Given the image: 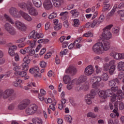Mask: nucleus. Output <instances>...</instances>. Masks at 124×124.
<instances>
[{
    "label": "nucleus",
    "instance_id": "nucleus-14",
    "mask_svg": "<svg viewBox=\"0 0 124 124\" xmlns=\"http://www.w3.org/2000/svg\"><path fill=\"white\" fill-rule=\"evenodd\" d=\"M28 13L32 16H37L38 15V11L34 8V7H31L28 9Z\"/></svg>",
    "mask_w": 124,
    "mask_h": 124
},
{
    "label": "nucleus",
    "instance_id": "nucleus-3",
    "mask_svg": "<svg viewBox=\"0 0 124 124\" xmlns=\"http://www.w3.org/2000/svg\"><path fill=\"white\" fill-rule=\"evenodd\" d=\"M38 108L37 105L31 104L25 109V113L27 115H34L37 112Z\"/></svg>",
    "mask_w": 124,
    "mask_h": 124
},
{
    "label": "nucleus",
    "instance_id": "nucleus-10",
    "mask_svg": "<svg viewBox=\"0 0 124 124\" xmlns=\"http://www.w3.org/2000/svg\"><path fill=\"white\" fill-rule=\"evenodd\" d=\"M53 6L56 8H61L64 2V0H52Z\"/></svg>",
    "mask_w": 124,
    "mask_h": 124
},
{
    "label": "nucleus",
    "instance_id": "nucleus-58",
    "mask_svg": "<svg viewBox=\"0 0 124 124\" xmlns=\"http://www.w3.org/2000/svg\"><path fill=\"white\" fill-rule=\"evenodd\" d=\"M105 19V17L104 16V15H101L98 20H99V21L101 23H102V22L104 21Z\"/></svg>",
    "mask_w": 124,
    "mask_h": 124
},
{
    "label": "nucleus",
    "instance_id": "nucleus-33",
    "mask_svg": "<svg viewBox=\"0 0 124 124\" xmlns=\"http://www.w3.org/2000/svg\"><path fill=\"white\" fill-rule=\"evenodd\" d=\"M30 73L31 74H35L37 72H39V67H35L33 68H31L29 70Z\"/></svg>",
    "mask_w": 124,
    "mask_h": 124
},
{
    "label": "nucleus",
    "instance_id": "nucleus-64",
    "mask_svg": "<svg viewBox=\"0 0 124 124\" xmlns=\"http://www.w3.org/2000/svg\"><path fill=\"white\" fill-rule=\"evenodd\" d=\"M119 107L120 110H124V103L122 102H120L119 104Z\"/></svg>",
    "mask_w": 124,
    "mask_h": 124
},
{
    "label": "nucleus",
    "instance_id": "nucleus-8",
    "mask_svg": "<svg viewBox=\"0 0 124 124\" xmlns=\"http://www.w3.org/2000/svg\"><path fill=\"white\" fill-rule=\"evenodd\" d=\"M43 6L46 10H50L53 8V4L51 0H45L43 2Z\"/></svg>",
    "mask_w": 124,
    "mask_h": 124
},
{
    "label": "nucleus",
    "instance_id": "nucleus-24",
    "mask_svg": "<svg viewBox=\"0 0 124 124\" xmlns=\"http://www.w3.org/2000/svg\"><path fill=\"white\" fill-rule=\"evenodd\" d=\"M101 81V78L99 77H93L90 79L91 83H93V82H96L97 83H99Z\"/></svg>",
    "mask_w": 124,
    "mask_h": 124
},
{
    "label": "nucleus",
    "instance_id": "nucleus-43",
    "mask_svg": "<svg viewBox=\"0 0 124 124\" xmlns=\"http://www.w3.org/2000/svg\"><path fill=\"white\" fill-rule=\"evenodd\" d=\"M15 107H16V104L12 103L8 107V109L12 111L14 109H15Z\"/></svg>",
    "mask_w": 124,
    "mask_h": 124
},
{
    "label": "nucleus",
    "instance_id": "nucleus-11",
    "mask_svg": "<svg viewBox=\"0 0 124 124\" xmlns=\"http://www.w3.org/2000/svg\"><path fill=\"white\" fill-rule=\"evenodd\" d=\"M103 33L102 34V36L103 38H105V39H107V40L110 39L111 37H112V34L110 32V31L108 30H103Z\"/></svg>",
    "mask_w": 124,
    "mask_h": 124
},
{
    "label": "nucleus",
    "instance_id": "nucleus-53",
    "mask_svg": "<svg viewBox=\"0 0 124 124\" xmlns=\"http://www.w3.org/2000/svg\"><path fill=\"white\" fill-rule=\"evenodd\" d=\"M17 73L21 77H25L27 76V72L25 71L18 72Z\"/></svg>",
    "mask_w": 124,
    "mask_h": 124
},
{
    "label": "nucleus",
    "instance_id": "nucleus-35",
    "mask_svg": "<svg viewBox=\"0 0 124 124\" xmlns=\"http://www.w3.org/2000/svg\"><path fill=\"white\" fill-rule=\"evenodd\" d=\"M13 65L14 67L13 70L17 72V71H19L21 70V66L19 65H17V63H13Z\"/></svg>",
    "mask_w": 124,
    "mask_h": 124
},
{
    "label": "nucleus",
    "instance_id": "nucleus-23",
    "mask_svg": "<svg viewBox=\"0 0 124 124\" xmlns=\"http://www.w3.org/2000/svg\"><path fill=\"white\" fill-rule=\"evenodd\" d=\"M99 96L102 99H106V90H101L99 92Z\"/></svg>",
    "mask_w": 124,
    "mask_h": 124
},
{
    "label": "nucleus",
    "instance_id": "nucleus-56",
    "mask_svg": "<svg viewBox=\"0 0 124 124\" xmlns=\"http://www.w3.org/2000/svg\"><path fill=\"white\" fill-rule=\"evenodd\" d=\"M115 63H116V61L115 60H111L108 62V65L110 66V67L116 66Z\"/></svg>",
    "mask_w": 124,
    "mask_h": 124
},
{
    "label": "nucleus",
    "instance_id": "nucleus-50",
    "mask_svg": "<svg viewBox=\"0 0 124 124\" xmlns=\"http://www.w3.org/2000/svg\"><path fill=\"white\" fill-rule=\"evenodd\" d=\"M24 63L29 64L31 62V60L29 59V56H26L23 59Z\"/></svg>",
    "mask_w": 124,
    "mask_h": 124
},
{
    "label": "nucleus",
    "instance_id": "nucleus-22",
    "mask_svg": "<svg viewBox=\"0 0 124 124\" xmlns=\"http://www.w3.org/2000/svg\"><path fill=\"white\" fill-rule=\"evenodd\" d=\"M70 13L72 15V17H78L80 15V12L78 9H74L70 11Z\"/></svg>",
    "mask_w": 124,
    "mask_h": 124
},
{
    "label": "nucleus",
    "instance_id": "nucleus-6",
    "mask_svg": "<svg viewBox=\"0 0 124 124\" xmlns=\"http://www.w3.org/2000/svg\"><path fill=\"white\" fill-rule=\"evenodd\" d=\"M18 6L22 9L24 10H29L30 7H32L33 6L32 3L31 1H28L26 3L21 2L18 3Z\"/></svg>",
    "mask_w": 124,
    "mask_h": 124
},
{
    "label": "nucleus",
    "instance_id": "nucleus-61",
    "mask_svg": "<svg viewBox=\"0 0 124 124\" xmlns=\"http://www.w3.org/2000/svg\"><path fill=\"white\" fill-rule=\"evenodd\" d=\"M40 65L41 67H42V68H44L45 67H46V65H47V63L44 61H42L40 62Z\"/></svg>",
    "mask_w": 124,
    "mask_h": 124
},
{
    "label": "nucleus",
    "instance_id": "nucleus-63",
    "mask_svg": "<svg viewBox=\"0 0 124 124\" xmlns=\"http://www.w3.org/2000/svg\"><path fill=\"white\" fill-rule=\"evenodd\" d=\"M51 56H52V52H47V54H46L45 55L44 58L45 59H46V60H48V59H49V58H50Z\"/></svg>",
    "mask_w": 124,
    "mask_h": 124
},
{
    "label": "nucleus",
    "instance_id": "nucleus-27",
    "mask_svg": "<svg viewBox=\"0 0 124 124\" xmlns=\"http://www.w3.org/2000/svg\"><path fill=\"white\" fill-rule=\"evenodd\" d=\"M68 15V12H63L60 13V16H62L61 19L62 20V21H64V20H66L67 18V15Z\"/></svg>",
    "mask_w": 124,
    "mask_h": 124
},
{
    "label": "nucleus",
    "instance_id": "nucleus-60",
    "mask_svg": "<svg viewBox=\"0 0 124 124\" xmlns=\"http://www.w3.org/2000/svg\"><path fill=\"white\" fill-rule=\"evenodd\" d=\"M43 42H49V40L47 39H41L38 40V43H43Z\"/></svg>",
    "mask_w": 124,
    "mask_h": 124
},
{
    "label": "nucleus",
    "instance_id": "nucleus-1",
    "mask_svg": "<svg viewBox=\"0 0 124 124\" xmlns=\"http://www.w3.org/2000/svg\"><path fill=\"white\" fill-rule=\"evenodd\" d=\"M110 46V43L108 41H103L95 44L92 47V51L94 54H102L104 51H108Z\"/></svg>",
    "mask_w": 124,
    "mask_h": 124
},
{
    "label": "nucleus",
    "instance_id": "nucleus-25",
    "mask_svg": "<svg viewBox=\"0 0 124 124\" xmlns=\"http://www.w3.org/2000/svg\"><path fill=\"white\" fill-rule=\"evenodd\" d=\"M93 98H92V97H91V95H87L85 98L86 103L88 104V105L92 104V103H93V101L92 100Z\"/></svg>",
    "mask_w": 124,
    "mask_h": 124
},
{
    "label": "nucleus",
    "instance_id": "nucleus-54",
    "mask_svg": "<svg viewBox=\"0 0 124 124\" xmlns=\"http://www.w3.org/2000/svg\"><path fill=\"white\" fill-rule=\"evenodd\" d=\"M103 67L104 71H108V70H109V69L110 68V66L108 63H105L104 64Z\"/></svg>",
    "mask_w": 124,
    "mask_h": 124
},
{
    "label": "nucleus",
    "instance_id": "nucleus-30",
    "mask_svg": "<svg viewBox=\"0 0 124 124\" xmlns=\"http://www.w3.org/2000/svg\"><path fill=\"white\" fill-rule=\"evenodd\" d=\"M106 91V96L107 97H112V96L113 95L114 93L112 92L111 89H107Z\"/></svg>",
    "mask_w": 124,
    "mask_h": 124
},
{
    "label": "nucleus",
    "instance_id": "nucleus-49",
    "mask_svg": "<svg viewBox=\"0 0 124 124\" xmlns=\"http://www.w3.org/2000/svg\"><path fill=\"white\" fill-rule=\"evenodd\" d=\"M62 23H59L54 26V30L55 31H59V30H61V29H62Z\"/></svg>",
    "mask_w": 124,
    "mask_h": 124
},
{
    "label": "nucleus",
    "instance_id": "nucleus-13",
    "mask_svg": "<svg viewBox=\"0 0 124 124\" xmlns=\"http://www.w3.org/2000/svg\"><path fill=\"white\" fill-rule=\"evenodd\" d=\"M9 13L11 14V15H12L13 17L17 18V17H18V14H19V12L18 11V10L16 9V8L11 7L9 9Z\"/></svg>",
    "mask_w": 124,
    "mask_h": 124
},
{
    "label": "nucleus",
    "instance_id": "nucleus-47",
    "mask_svg": "<svg viewBox=\"0 0 124 124\" xmlns=\"http://www.w3.org/2000/svg\"><path fill=\"white\" fill-rule=\"evenodd\" d=\"M109 78V77L108 76V75L107 73H103L102 76V79L103 80V81H106L107 80H108Z\"/></svg>",
    "mask_w": 124,
    "mask_h": 124
},
{
    "label": "nucleus",
    "instance_id": "nucleus-31",
    "mask_svg": "<svg viewBox=\"0 0 124 124\" xmlns=\"http://www.w3.org/2000/svg\"><path fill=\"white\" fill-rule=\"evenodd\" d=\"M118 12L120 20L122 21V22H124V10H120Z\"/></svg>",
    "mask_w": 124,
    "mask_h": 124
},
{
    "label": "nucleus",
    "instance_id": "nucleus-37",
    "mask_svg": "<svg viewBox=\"0 0 124 124\" xmlns=\"http://www.w3.org/2000/svg\"><path fill=\"white\" fill-rule=\"evenodd\" d=\"M96 94V90L92 89L90 93L87 94V95H90L91 97L92 98H94L95 95Z\"/></svg>",
    "mask_w": 124,
    "mask_h": 124
},
{
    "label": "nucleus",
    "instance_id": "nucleus-41",
    "mask_svg": "<svg viewBox=\"0 0 124 124\" xmlns=\"http://www.w3.org/2000/svg\"><path fill=\"white\" fill-rule=\"evenodd\" d=\"M77 86L76 87V91L77 92H80V91H82V90L84 89V86L81 84H77Z\"/></svg>",
    "mask_w": 124,
    "mask_h": 124
},
{
    "label": "nucleus",
    "instance_id": "nucleus-9",
    "mask_svg": "<svg viewBox=\"0 0 124 124\" xmlns=\"http://www.w3.org/2000/svg\"><path fill=\"white\" fill-rule=\"evenodd\" d=\"M93 72L94 70L93 66L90 65L85 68L84 70V74L85 75H86V76H91V75L93 73Z\"/></svg>",
    "mask_w": 124,
    "mask_h": 124
},
{
    "label": "nucleus",
    "instance_id": "nucleus-34",
    "mask_svg": "<svg viewBox=\"0 0 124 124\" xmlns=\"http://www.w3.org/2000/svg\"><path fill=\"white\" fill-rule=\"evenodd\" d=\"M4 17L6 19V21H7V22H9V23H10V24H12V25H14V21H13V19H12L11 18L8 16V15L5 14L4 15Z\"/></svg>",
    "mask_w": 124,
    "mask_h": 124
},
{
    "label": "nucleus",
    "instance_id": "nucleus-17",
    "mask_svg": "<svg viewBox=\"0 0 124 124\" xmlns=\"http://www.w3.org/2000/svg\"><path fill=\"white\" fill-rule=\"evenodd\" d=\"M117 68L118 71H124V62L120 61L117 64Z\"/></svg>",
    "mask_w": 124,
    "mask_h": 124
},
{
    "label": "nucleus",
    "instance_id": "nucleus-2",
    "mask_svg": "<svg viewBox=\"0 0 124 124\" xmlns=\"http://www.w3.org/2000/svg\"><path fill=\"white\" fill-rule=\"evenodd\" d=\"M14 93H15L14 89L11 88L6 89L3 92L2 97L3 99L9 98L10 100H14L16 98V94Z\"/></svg>",
    "mask_w": 124,
    "mask_h": 124
},
{
    "label": "nucleus",
    "instance_id": "nucleus-38",
    "mask_svg": "<svg viewBox=\"0 0 124 124\" xmlns=\"http://www.w3.org/2000/svg\"><path fill=\"white\" fill-rule=\"evenodd\" d=\"M116 70V66H112L108 69V71L110 75H113L115 73Z\"/></svg>",
    "mask_w": 124,
    "mask_h": 124
},
{
    "label": "nucleus",
    "instance_id": "nucleus-32",
    "mask_svg": "<svg viewBox=\"0 0 124 124\" xmlns=\"http://www.w3.org/2000/svg\"><path fill=\"white\" fill-rule=\"evenodd\" d=\"M92 28H93L94 27H98V26H99V25H100L101 23L98 20L94 19L92 22Z\"/></svg>",
    "mask_w": 124,
    "mask_h": 124
},
{
    "label": "nucleus",
    "instance_id": "nucleus-45",
    "mask_svg": "<svg viewBox=\"0 0 124 124\" xmlns=\"http://www.w3.org/2000/svg\"><path fill=\"white\" fill-rule=\"evenodd\" d=\"M109 10H110V4H108L105 5L103 8L102 11L104 12L105 11H109Z\"/></svg>",
    "mask_w": 124,
    "mask_h": 124
},
{
    "label": "nucleus",
    "instance_id": "nucleus-57",
    "mask_svg": "<svg viewBox=\"0 0 124 124\" xmlns=\"http://www.w3.org/2000/svg\"><path fill=\"white\" fill-rule=\"evenodd\" d=\"M118 95H116V94H113V95L111 96V98L110 99V100L112 102H114L116 101V100L117 99V97H118Z\"/></svg>",
    "mask_w": 124,
    "mask_h": 124
},
{
    "label": "nucleus",
    "instance_id": "nucleus-18",
    "mask_svg": "<svg viewBox=\"0 0 124 124\" xmlns=\"http://www.w3.org/2000/svg\"><path fill=\"white\" fill-rule=\"evenodd\" d=\"M120 84V80L117 78L112 79L108 81L109 87H114L116 83Z\"/></svg>",
    "mask_w": 124,
    "mask_h": 124
},
{
    "label": "nucleus",
    "instance_id": "nucleus-26",
    "mask_svg": "<svg viewBox=\"0 0 124 124\" xmlns=\"http://www.w3.org/2000/svg\"><path fill=\"white\" fill-rule=\"evenodd\" d=\"M76 82V79H74L73 80H71L67 86V90H72V88H73V85L75 84Z\"/></svg>",
    "mask_w": 124,
    "mask_h": 124
},
{
    "label": "nucleus",
    "instance_id": "nucleus-51",
    "mask_svg": "<svg viewBox=\"0 0 124 124\" xmlns=\"http://www.w3.org/2000/svg\"><path fill=\"white\" fill-rule=\"evenodd\" d=\"M57 13H52L50 14L48 16V19H54V18H56L57 17Z\"/></svg>",
    "mask_w": 124,
    "mask_h": 124
},
{
    "label": "nucleus",
    "instance_id": "nucleus-44",
    "mask_svg": "<svg viewBox=\"0 0 124 124\" xmlns=\"http://www.w3.org/2000/svg\"><path fill=\"white\" fill-rule=\"evenodd\" d=\"M80 25V21L78 19H74V25L73 26L75 28H77L78 26Z\"/></svg>",
    "mask_w": 124,
    "mask_h": 124
},
{
    "label": "nucleus",
    "instance_id": "nucleus-19",
    "mask_svg": "<svg viewBox=\"0 0 124 124\" xmlns=\"http://www.w3.org/2000/svg\"><path fill=\"white\" fill-rule=\"evenodd\" d=\"M32 2L34 7L37 8H39L41 6H42L41 0H32Z\"/></svg>",
    "mask_w": 124,
    "mask_h": 124
},
{
    "label": "nucleus",
    "instance_id": "nucleus-52",
    "mask_svg": "<svg viewBox=\"0 0 124 124\" xmlns=\"http://www.w3.org/2000/svg\"><path fill=\"white\" fill-rule=\"evenodd\" d=\"M75 48L77 49H80V47H82V44H80L79 42H74Z\"/></svg>",
    "mask_w": 124,
    "mask_h": 124
},
{
    "label": "nucleus",
    "instance_id": "nucleus-40",
    "mask_svg": "<svg viewBox=\"0 0 124 124\" xmlns=\"http://www.w3.org/2000/svg\"><path fill=\"white\" fill-rule=\"evenodd\" d=\"M35 42H36V40H34L33 42L31 41H27V44L30 45V47L31 48H33L35 46Z\"/></svg>",
    "mask_w": 124,
    "mask_h": 124
},
{
    "label": "nucleus",
    "instance_id": "nucleus-46",
    "mask_svg": "<svg viewBox=\"0 0 124 124\" xmlns=\"http://www.w3.org/2000/svg\"><path fill=\"white\" fill-rule=\"evenodd\" d=\"M18 108L19 110H25V109L27 108V107L25 106L22 102H21V103L18 105Z\"/></svg>",
    "mask_w": 124,
    "mask_h": 124
},
{
    "label": "nucleus",
    "instance_id": "nucleus-55",
    "mask_svg": "<svg viewBox=\"0 0 124 124\" xmlns=\"http://www.w3.org/2000/svg\"><path fill=\"white\" fill-rule=\"evenodd\" d=\"M119 31H120V28L118 27L112 29V33L114 34H116V33H118Z\"/></svg>",
    "mask_w": 124,
    "mask_h": 124
},
{
    "label": "nucleus",
    "instance_id": "nucleus-28",
    "mask_svg": "<svg viewBox=\"0 0 124 124\" xmlns=\"http://www.w3.org/2000/svg\"><path fill=\"white\" fill-rule=\"evenodd\" d=\"M111 92H113L114 93H116V92H117L116 93V94L117 95H118V94H121V93H122V90H119V87H111Z\"/></svg>",
    "mask_w": 124,
    "mask_h": 124
},
{
    "label": "nucleus",
    "instance_id": "nucleus-48",
    "mask_svg": "<svg viewBox=\"0 0 124 124\" xmlns=\"http://www.w3.org/2000/svg\"><path fill=\"white\" fill-rule=\"evenodd\" d=\"M83 36H85V37H93V34L91 31H88L84 33Z\"/></svg>",
    "mask_w": 124,
    "mask_h": 124
},
{
    "label": "nucleus",
    "instance_id": "nucleus-21",
    "mask_svg": "<svg viewBox=\"0 0 124 124\" xmlns=\"http://www.w3.org/2000/svg\"><path fill=\"white\" fill-rule=\"evenodd\" d=\"M33 124H43V121L40 118H34L32 119Z\"/></svg>",
    "mask_w": 124,
    "mask_h": 124
},
{
    "label": "nucleus",
    "instance_id": "nucleus-20",
    "mask_svg": "<svg viewBox=\"0 0 124 124\" xmlns=\"http://www.w3.org/2000/svg\"><path fill=\"white\" fill-rule=\"evenodd\" d=\"M117 7H118V5L117 4H114L112 10L108 14V18H111V17H113V16H114V14L115 12H116Z\"/></svg>",
    "mask_w": 124,
    "mask_h": 124
},
{
    "label": "nucleus",
    "instance_id": "nucleus-59",
    "mask_svg": "<svg viewBox=\"0 0 124 124\" xmlns=\"http://www.w3.org/2000/svg\"><path fill=\"white\" fill-rule=\"evenodd\" d=\"M122 98H124V92H123V91H122L120 94H118V99L119 100H122Z\"/></svg>",
    "mask_w": 124,
    "mask_h": 124
},
{
    "label": "nucleus",
    "instance_id": "nucleus-62",
    "mask_svg": "<svg viewBox=\"0 0 124 124\" xmlns=\"http://www.w3.org/2000/svg\"><path fill=\"white\" fill-rule=\"evenodd\" d=\"M9 50L15 51L17 50V46L15 45L11 46L9 47Z\"/></svg>",
    "mask_w": 124,
    "mask_h": 124
},
{
    "label": "nucleus",
    "instance_id": "nucleus-29",
    "mask_svg": "<svg viewBox=\"0 0 124 124\" xmlns=\"http://www.w3.org/2000/svg\"><path fill=\"white\" fill-rule=\"evenodd\" d=\"M71 78H70V77L69 76L65 75L64 76L63 78V81L65 84H68L69 83H70L71 81Z\"/></svg>",
    "mask_w": 124,
    "mask_h": 124
},
{
    "label": "nucleus",
    "instance_id": "nucleus-42",
    "mask_svg": "<svg viewBox=\"0 0 124 124\" xmlns=\"http://www.w3.org/2000/svg\"><path fill=\"white\" fill-rule=\"evenodd\" d=\"M21 66L23 71L29 70V64L23 63L22 64Z\"/></svg>",
    "mask_w": 124,
    "mask_h": 124
},
{
    "label": "nucleus",
    "instance_id": "nucleus-39",
    "mask_svg": "<svg viewBox=\"0 0 124 124\" xmlns=\"http://www.w3.org/2000/svg\"><path fill=\"white\" fill-rule=\"evenodd\" d=\"M26 107H28L31 104V100L29 99H25L21 102Z\"/></svg>",
    "mask_w": 124,
    "mask_h": 124
},
{
    "label": "nucleus",
    "instance_id": "nucleus-15",
    "mask_svg": "<svg viewBox=\"0 0 124 124\" xmlns=\"http://www.w3.org/2000/svg\"><path fill=\"white\" fill-rule=\"evenodd\" d=\"M20 14L26 21H28V22H31V21H32V18H31L30 15H28V14L21 11L20 12Z\"/></svg>",
    "mask_w": 124,
    "mask_h": 124
},
{
    "label": "nucleus",
    "instance_id": "nucleus-36",
    "mask_svg": "<svg viewBox=\"0 0 124 124\" xmlns=\"http://www.w3.org/2000/svg\"><path fill=\"white\" fill-rule=\"evenodd\" d=\"M86 116L87 118H93V119H95V118H96V114L93 112H88Z\"/></svg>",
    "mask_w": 124,
    "mask_h": 124
},
{
    "label": "nucleus",
    "instance_id": "nucleus-7",
    "mask_svg": "<svg viewBox=\"0 0 124 124\" xmlns=\"http://www.w3.org/2000/svg\"><path fill=\"white\" fill-rule=\"evenodd\" d=\"M31 36L30 38H32V39H34L37 41V39H39V38H43L44 37V35L42 33H38L35 31H33L31 33Z\"/></svg>",
    "mask_w": 124,
    "mask_h": 124
},
{
    "label": "nucleus",
    "instance_id": "nucleus-12",
    "mask_svg": "<svg viewBox=\"0 0 124 124\" xmlns=\"http://www.w3.org/2000/svg\"><path fill=\"white\" fill-rule=\"evenodd\" d=\"M87 79L88 78L87 76L85 75H81L78 78V79H76V85H80L81 83H84V82H86Z\"/></svg>",
    "mask_w": 124,
    "mask_h": 124
},
{
    "label": "nucleus",
    "instance_id": "nucleus-16",
    "mask_svg": "<svg viewBox=\"0 0 124 124\" xmlns=\"http://www.w3.org/2000/svg\"><path fill=\"white\" fill-rule=\"evenodd\" d=\"M66 73H70L72 75H75L77 73V70L76 68L73 66H70L69 68L66 70Z\"/></svg>",
    "mask_w": 124,
    "mask_h": 124
},
{
    "label": "nucleus",
    "instance_id": "nucleus-5",
    "mask_svg": "<svg viewBox=\"0 0 124 124\" xmlns=\"http://www.w3.org/2000/svg\"><path fill=\"white\" fill-rule=\"evenodd\" d=\"M16 27L18 31H25L27 30V25L23 22L19 21H16L15 22Z\"/></svg>",
    "mask_w": 124,
    "mask_h": 124
},
{
    "label": "nucleus",
    "instance_id": "nucleus-4",
    "mask_svg": "<svg viewBox=\"0 0 124 124\" xmlns=\"http://www.w3.org/2000/svg\"><path fill=\"white\" fill-rule=\"evenodd\" d=\"M5 30L9 33L10 35H15L16 34V29L9 23H6L4 25Z\"/></svg>",
    "mask_w": 124,
    "mask_h": 124
}]
</instances>
